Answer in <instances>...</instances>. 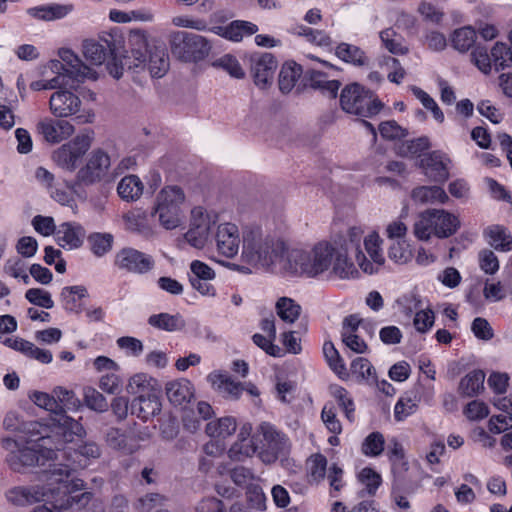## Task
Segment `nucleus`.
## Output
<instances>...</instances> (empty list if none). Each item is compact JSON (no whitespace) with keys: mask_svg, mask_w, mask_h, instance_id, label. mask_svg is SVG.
I'll list each match as a JSON object with an SVG mask.
<instances>
[{"mask_svg":"<svg viewBox=\"0 0 512 512\" xmlns=\"http://www.w3.org/2000/svg\"><path fill=\"white\" fill-rule=\"evenodd\" d=\"M286 272L309 278L326 276L345 280L359 277L356 265L348 257V247L327 241L318 242L309 249H290Z\"/></svg>","mask_w":512,"mask_h":512,"instance_id":"1","label":"nucleus"},{"mask_svg":"<svg viewBox=\"0 0 512 512\" xmlns=\"http://www.w3.org/2000/svg\"><path fill=\"white\" fill-rule=\"evenodd\" d=\"M46 484L20 485L10 488L6 493V500L17 507L31 506L36 503L45 502L51 504L50 509L61 510L77 507L82 509L92 500L91 492H84L80 495H71L75 491L84 488V481L72 479L62 484L49 479L50 469L44 470Z\"/></svg>","mask_w":512,"mask_h":512,"instance_id":"2","label":"nucleus"},{"mask_svg":"<svg viewBox=\"0 0 512 512\" xmlns=\"http://www.w3.org/2000/svg\"><path fill=\"white\" fill-rule=\"evenodd\" d=\"M290 251L282 236L265 233L261 227L247 225L242 228L241 259L244 263L259 268L279 267L286 271V259Z\"/></svg>","mask_w":512,"mask_h":512,"instance_id":"3","label":"nucleus"},{"mask_svg":"<svg viewBox=\"0 0 512 512\" xmlns=\"http://www.w3.org/2000/svg\"><path fill=\"white\" fill-rule=\"evenodd\" d=\"M61 438L53 435L41 436L38 438L18 437L17 439L5 438L2 440V447L8 451L7 464L11 470L18 473H25L34 466H47L59 461V454L63 445L58 450L55 446Z\"/></svg>","mask_w":512,"mask_h":512,"instance_id":"4","label":"nucleus"},{"mask_svg":"<svg viewBox=\"0 0 512 512\" xmlns=\"http://www.w3.org/2000/svg\"><path fill=\"white\" fill-rule=\"evenodd\" d=\"M30 399L35 405L55 414L52 420L51 435L63 439L55 446L58 450L66 442H72L74 437L82 438L86 431L81 423L62 413V406L53 395L46 392L34 391Z\"/></svg>","mask_w":512,"mask_h":512,"instance_id":"5","label":"nucleus"},{"mask_svg":"<svg viewBox=\"0 0 512 512\" xmlns=\"http://www.w3.org/2000/svg\"><path fill=\"white\" fill-rule=\"evenodd\" d=\"M458 215L445 209H427L421 212L414 223V235L417 239L428 241L432 237L446 239L460 229Z\"/></svg>","mask_w":512,"mask_h":512,"instance_id":"6","label":"nucleus"},{"mask_svg":"<svg viewBox=\"0 0 512 512\" xmlns=\"http://www.w3.org/2000/svg\"><path fill=\"white\" fill-rule=\"evenodd\" d=\"M67 443L68 442L64 443L63 448L57 453L59 454V459H66L69 463L57 462L49 465V479L55 480L59 484L70 482L73 479H70V477L74 471L84 469L88 466L90 460L99 458L101 454L100 448L96 443L86 442L80 445L72 455L64 451Z\"/></svg>","mask_w":512,"mask_h":512,"instance_id":"7","label":"nucleus"},{"mask_svg":"<svg viewBox=\"0 0 512 512\" xmlns=\"http://www.w3.org/2000/svg\"><path fill=\"white\" fill-rule=\"evenodd\" d=\"M184 201V192L177 186H166L157 194L153 215L158 217L163 228L173 230L182 225Z\"/></svg>","mask_w":512,"mask_h":512,"instance_id":"8","label":"nucleus"},{"mask_svg":"<svg viewBox=\"0 0 512 512\" xmlns=\"http://www.w3.org/2000/svg\"><path fill=\"white\" fill-rule=\"evenodd\" d=\"M172 54L187 63L204 60L211 52L212 44L206 37L186 31H175L169 38Z\"/></svg>","mask_w":512,"mask_h":512,"instance_id":"9","label":"nucleus"},{"mask_svg":"<svg viewBox=\"0 0 512 512\" xmlns=\"http://www.w3.org/2000/svg\"><path fill=\"white\" fill-rule=\"evenodd\" d=\"M341 108L349 114L373 117L382 109V103L375 95L357 83L347 85L340 95Z\"/></svg>","mask_w":512,"mask_h":512,"instance_id":"10","label":"nucleus"},{"mask_svg":"<svg viewBox=\"0 0 512 512\" xmlns=\"http://www.w3.org/2000/svg\"><path fill=\"white\" fill-rule=\"evenodd\" d=\"M259 434L258 457L265 464H272L279 459L286 458L291 450L289 437L268 422H262L257 427Z\"/></svg>","mask_w":512,"mask_h":512,"instance_id":"11","label":"nucleus"},{"mask_svg":"<svg viewBox=\"0 0 512 512\" xmlns=\"http://www.w3.org/2000/svg\"><path fill=\"white\" fill-rule=\"evenodd\" d=\"M383 239L376 231L369 232L363 238V245L368 257L361 248H357V254L354 256L357 266L368 275L378 273L385 265Z\"/></svg>","mask_w":512,"mask_h":512,"instance_id":"12","label":"nucleus"},{"mask_svg":"<svg viewBox=\"0 0 512 512\" xmlns=\"http://www.w3.org/2000/svg\"><path fill=\"white\" fill-rule=\"evenodd\" d=\"M92 138L89 134H78L69 142L61 145L52 153L53 162L61 169L74 172L78 162L91 147Z\"/></svg>","mask_w":512,"mask_h":512,"instance_id":"13","label":"nucleus"},{"mask_svg":"<svg viewBox=\"0 0 512 512\" xmlns=\"http://www.w3.org/2000/svg\"><path fill=\"white\" fill-rule=\"evenodd\" d=\"M111 160L107 153L102 150L93 151L85 166L80 168L76 175L79 184L91 185L97 182H111L115 176H110L109 168Z\"/></svg>","mask_w":512,"mask_h":512,"instance_id":"14","label":"nucleus"},{"mask_svg":"<svg viewBox=\"0 0 512 512\" xmlns=\"http://www.w3.org/2000/svg\"><path fill=\"white\" fill-rule=\"evenodd\" d=\"M121 39L110 33L102 34L98 39H86L82 43L85 59L94 65H102L109 55H114L121 46Z\"/></svg>","mask_w":512,"mask_h":512,"instance_id":"15","label":"nucleus"},{"mask_svg":"<svg viewBox=\"0 0 512 512\" xmlns=\"http://www.w3.org/2000/svg\"><path fill=\"white\" fill-rule=\"evenodd\" d=\"M252 425L244 423L240 426L236 440L232 443L228 450V457L232 461L242 462L258 455L259 450V434H252Z\"/></svg>","mask_w":512,"mask_h":512,"instance_id":"16","label":"nucleus"},{"mask_svg":"<svg viewBox=\"0 0 512 512\" xmlns=\"http://www.w3.org/2000/svg\"><path fill=\"white\" fill-rule=\"evenodd\" d=\"M114 264L118 269L126 272L146 274L154 268L155 261L149 254L126 247L117 252Z\"/></svg>","mask_w":512,"mask_h":512,"instance_id":"17","label":"nucleus"},{"mask_svg":"<svg viewBox=\"0 0 512 512\" xmlns=\"http://www.w3.org/2000/svg\"><path fill=\"white\" fill-rule=\"evenodd\" d=\"M250 71L257 87L266 89L273 83L278 63L271 53L256 52L249 56Z\"/></svg>","mask_w":512,"mask_h":512,"instance_id":"18","label":"nucleus"},{"mask_svg":"<svg viewBox=\"0 0 512 512\" xmlns=\"http://www.w3.org/2000/svg\"><path fill=\"white\" fill-rule=\"evenodd\" d=\"M63 86L51 94L49 110L56 118H68L76 115L81 108V100L78 95Z\"/></svg>","mask_w":512,"mask_h":512,"instance_id":"19","label":"nucleus"},{"mask_svg":"<svg viewBox=\"0 0 512 512\" xmlns=\"http://www.w3.org/2000/svg\"><path fill=\"white\" fill-rule=\"evenodd\" d=\"M367 324L364 323L357 315H349L343 319L341 327L342 343L352 352L357 354H365L369 347L360 335V328L366 329Z\"/></svg>","mask_w":512,"mask_h":512,"instance_id":"20","label":"nucleus"},{"mask_svg":"<svg viewBox=\"0 0 512 512\" xmlns=\"http://www.w3.org/2000/svg\"><path fill=\"white\" fill-rule=\"evenodd\" d=\"M217 251L227 257L234 258L242 242V234L236 224L226 222L218 225L215 234Z\"/></svg>","mask_w":512,"mask_h":512,"instance_id":"21","label":"nucleus"},{"mask_svg":"<svg viewBox=\"0 0 512 512\" xmlns=\"http://www.w3.org/2000/svg\"><path fill=\"white\" fill-rule=\"evenodd\" d=\"M36 129L43 139L50 144H58L67 140L75 132V127L70 122L50 117L41 119L37 123Z\"/></svg>","mask_w":512,"mask_h":512,"instance_id":"22","label":"nucleus"},{"mask_svg":"<svg viewBox=\"0 0 512 512\" xmlns=\"http://www.w3.org/2000/svg\"><path fill=\"white\" fill-rule=\"evenodd\" d=\"M207 381L224 398L237 400L244 391V385L232 379L226 371L216 370L208 374Z\"/></svg>","mask_w":512,"mask_h":512,"instance_id":"23","label":"nucleus"},{"mask_svg":"<svg viewBox=\"0 0 512 512\" xmlns=\"http://www.w3.org/2000/svg\"><path fill=\"white\" fill-rule=\"evenodd\" d=\"M61 60L66 74V80L75 79L83 81L85 79L96 80L98 74L95 70L85 65L71 50H63L60 53Z\"/></svg>","mask_w":512,"mask_h":512,"instance_id":"24","label":"nucleus"},{"mask_svg":"<svg viewBox=\"0 0 512 512\" xmlns=\"http://www.w3.org/2000/svg\"><path fill=\"white\" fill-rule=\"evenodd\" d=\"M47 71L53 73L54 76L49 79L32 81L30 88L33 91L54 90L69 85V82L66 80V74L64 73L65 66L59 60H50L45 65L41 74L45 76Z\"/></svg>","mask_w":512,"mask_h":512,"instance_id":"25","label":"nucleus"},{"mask_svg":"<svg viewBox=\"0 0 512 512\" xmlns=\"http://www.w3.org/2000/svg\"><path fill=\"white\" fill-rule=\"evenodd\" d=\"M86 232L76 222L61 223L55 232V239L59 246L64 249L73 250L82 246Z\"/></svg>","mask_w":512,"mask_h":512,"instance_id":"26","label":"nucleus"},{"mask_svg":"<svg viewBox=\"0 0 512 512\" xmlns=\"http://www.w3.org/2000/svg\"><path fill=\"white\" fill-rule=\"evenodd\" d=\"M449 157L440 151H433L421 159L425 174L433 181H445L449 176Z\"/></svg>","mask_w":512,"mask_h":512,"instance_id":"27","label":"nucleus"},{"mask_svg":"<svg viewBox=\"0 0 512 512\" xmlns=\"http://www.w3.org/2000/svg\"><path fill=\"white\" fill-rule=\"evenodd\" d=\"M209 31L230 41L240 42L244 37L255 34L258 27L249 21L234 20L225 26H213Z\"/></svg>","mask_w":512,"mask_h":512,"instance_id":"28","label":"nucleus"},{"mask_svg":"<svg viewBox=\"0 0 512 512\" xmlns=\"http://www.w3.org/2000/svg\"><path fill=\"white\" fill-rule=\"evenodd\" d=\"M159 392L147 396L134 397L130 404L131 414L143 421L156 416L161 411Z\"/></svg>","mask_w":512,"mask_h":512,"instance_id":"29","label":"nucleus"},{"mask_svg":"<svg viewBox=\"0 0 512 512\" xmlns=\"http://www.w3.org/2000/svg\"><path fill=\"white\" fill-rule=\"evenodd\" d=\"M126 391L134 397L147 396L159 392L158 382L147 373H136L127 382Z\"/></svg>","mask_w":512,"mask_h":512,"instance_id":"30","label":"nucleus"},{"mask_svg":"<svg viewBox=\"0 0 512 512\" xmlns=\"http://www.w3.org/2000/svg\"><path fill=\"white\" fill-rule=\"evenodd\" d=\"M169 401L174 405H183L193 398V384L185 378L168 382L165 387Z\"/></svg>","mask_w":512,"mask_h":512,"instance_id":"31","label":"nucleus"},{"mask_svg":"<svg viewBox=\"0 0 512 512\" xmlns=\"http://www.w3.org/2000/svg\"><path fill=\"white\" fill-rule=\"evenodd\" d=\"M129 43L132 46L133 61L129 64V68L144 67L147 61L149 51L148 40L145 32L135 30L130 33Z\"/></svg>","mask_w":512,"mask_h":512,"instance_id":"32","label":"nucleus"},{"mask_svg":"<svg viewBox=\"0 0 512 512\" xmlns=\"http://www.w3.org/2000/svg\"><path fill=\"white\" fill-rule=\"evenodd\" d=\"M73 10L72 4H50L29 8L27 12L35 19L53 21L66 17Z\"/></svg>","mask_w":512,"mask_h":512,"instance_id":"33","label":"nucleus"},{"mask_svg":"<svg viewBox=\"0 0 512 512\" xmlns=\"http://www.w3.org/2000/svg\"><path fill=\"white\" fill-rule=\"evenodd\" d=\"M487 243L497 251L508 252L512 250V235L501 225H492L484 230Z\"/></svg>","mask_w":512,"mask_h":512,"instance_id":"34","label":"nucleus"},{"mask_svg":"<svg viewBox=\"0 0 512 512\" xmlns=\"http://www.w3.org/2000/svg\"><path fill=\"white\" fill-rule=\"evenodd\" d=\"M87 296L88 291L82 285L64 287L60 294L64 309L75 314H79L83 310L81 301Z\"/></svg>","mask_w":512,"mask_h":512,"instance_id":"35","label":"nucleus"},{"mask_svg":"<svg viewBox=\"0 0 512 512\" xmlns=\"http://www.w3.org/2000/svg\"><path fill=\"white\" fill-rule=\"evenodd\" d=\"M148 324L156 329L166 332L181 331L185 328L186 322L183 316L179 313H158L149 316Z\"/></svg>","mask_w":512,"mask_h":512,"instance_id":"36","label":"nucleus"},{"mask_svg":"<svg viewBox=\"0 0 512 512\" xmlns=\"http://www.w3.org/2000/svg\"><path fill=\"white\" fill-rule=\"evenodd\" d=\"M107 444L124 454H131L138 449L137 441L132 435H128L118 428H111L106 435Z\"/></svg>","mask_w":512,"mask_h":512,"instance_id":"37","label":"nucleus"},{"mask_svg":"<svg viewBox=\"0 0 512 512\" xmlns=\"http://www.w3.org/2000/svg\"><path fill=\"white\" fill-rule=\"evenodd\" d=\"M237 422L234 417L225 416L207 423L206 434L215 440H224L235 433Z\"/></svg>","mask_w":512,"mask_h":512,"instance_id":"38","label":"nucleus"},{"mask_svg":"<svg viewBox=\"0 0 512 512\" xmlns=\"http://www.w3.org/2000/svg\"><path fill=\"white\" fill-rule=\"evenodd\" d=\"M144 185L136 175L123 177L117 186L119 197L127 202L137 201L143 193Z\"/></svg>","mask_w":512,"mask_h":512,"instance_id":"39","label":"nucleus"},{"mask_svg":"<svg viewBox=\"0 0 512 512\" xmlns=\"http://www.w3.org/2000/svg\"><path fill=\"white\" fill-rule=\"evenodd\" d=\"M412 199L422 204H445L449 201V196L445 190L439 186H421L412 191Z\"/></svg>","mask_w":512,"mask_h":512,"instance_id":"40","label":"nucleus"},{"mask_svg":"<svg viewBox=\"0 0 512 512\" xmlns=\"http://www.w3.org/2000/svg\"><path fill=\"white\" fill-rule=\"evenodd\" d=\"M302 74V68L294 61L285 62L279 73V89L282 93H289L296 85Z\"/></svg>","mask_w":512,"mask_h":512,"instance_id":"41","label":"nucleus"},{"mask_svg":"<svg viewBox=\"0 0 512 512\" xmlns=\"http://www.w3.org/2000/svg\"><path fill=\"white\" fill-rule=\"evenodd\" d=\"M485 373L473 370L465 375L459 383V392L466 397L478 395L484 389Z\"/></svg>","mask_w":512,"mask_h":512,"instance_id":"42","label":"nucleus"},{"mask_svg":"<svg viewBox=\"0 0 512 512\" xmlns=\"http://www.w3.org/2000/svg\"><path fill=\"white\" fill-rule=\"evenodd\" d=\"M275 310L282 321L293 324L300 317L302 308L294 299L289 297H280L276 301Z\"/></svg>","mask_w":512,"mask_h":512,"instance_id":"43","label":"nucleus"},{"mask_svg":"<svg viewBox=\"0 0 512 512\" xmlns=\"http://www.w3.org/2000/svg\"><path fill=\"white\" fill-rule=\"evenodd\" d=\"M323 355L332 371L341 379L348 377L345 363L331 340H326L322 347Z\"/></svg>","mask_w":512,"mask_h":512,"instance_id":"44","label":"nucleus"},{"mask_svg":"<svg viewBox=\"0 0 512 512\" xmlns=\"http://www.w3.org/2000/svg\"><path fill=\"white\" fill-rule=\"evenodd\" d=\"M148 66L150 74L153 77H162L168 70V56L163 48H155L149 51L147 61L144 66Z\"/></svg>","mask_w":512,"mask_h":512,"instance_id":"45","label":"nucleus"},{"mask_svg":"<svg viewBox=\"0 0 512 512\" xmlns=\"http://www.w3.org/2000/svg\"><path fill=\"white\" fill-rule=\"evenodd\" d=\"M476 40V32L471 26H464L455 29L450 36V42L454 49L459 52L468 51Z\"/></svg>","mask_w":512,"mask_h":512,"instance_id":"46","label":"nucleus"},{"mask_svg":"<svg viewBox=\"0 0 512 512\" xmlns=\"http://www.w3.org/2000/svg\"><path fill=\"white\" fill-rule=\"evenodd\" d=\"M122 219L124 221L125 228L129 231L148 233L150 227L148 225V218L145 211L140 209H134L123 214Z\"/></svg>","mask_w":512,"mask_h":512,"instance_id":"47","label":"nucleus"},{"mask_svg":"<svg viewBox=\"0 0 512 512\" xmlns=\"http://www.w3.org/2000/svg\"><path fill=\"white\" fill-rule=\"evenodd\" d=\"M419 397L416 394H405L394 407V417L397 421H403L414 414L418 408Z\"/></svg>","mask_w":512,"mask_h":512,"instance_id":"48","label":"nucleus"},{"mask_svg":"<svg viewBox=\"0 0 512 512\" xmlns=\"http://www.w3.org/2000/svg\"><path fill=\"white\" fill-rule=\"evenodd\" d=\"M336 55L341 60L354 65L362 66L366 63L365 53L357 46L341 43L336 48Z\"/></svg>","mask_w":512,"mask_h":512,"instance_id":"49","label":"nucleus"},{"mask_svg":"<svg viewBox=\"0 0 512 512\" xmlns=\"http://www.w3.org/2000/svg\"><path fill=\"white\" fill-rule=\"evenodd\" d=\"M493 67L496 71L512 66V51L503 42H496L491 49Z\"/></svg>","mask_w":512,"mask_h":512,"instance_id":"50","label":"nucleus"},{"mask_svg":"<svg viewBox=\"0 0 512 512\" xmlns=\"http://www.w3.org/2000/svg\"><path fill=\"white\" fill-rule=\"evenodd\" d=\"M381 41L384 47L392 54L404 55L408 48L404 45V39L393 29H385L380 33Z\"/></svg>","mask_w":512,"mask_h":512,"instance_id":"51","label":"nucleus"},{"mask_svg":"<svg viewBox=\"0 0 512 512\" xmlns=\"http://www.w3.org/2000/svg\"><path fill=\"white\" fill-rule=\"evenodd\" d=\"M213 66L224 70L231 77L236 79H243L246 75L238 59L231 54L221 56L213 63Z\"/></svg>","mask_w":512,"mask_h":512,"instance_id":"52","label":"nucleus"},{"mask_svg":"<svg viewBox=\"0 0 512 512\" xmlns=\"http://www.w3.org/2000/svg\"><path fill=\"white\" fill-rule=\"evenodd\" d=\"M293 34L304 37L308 42L319 46L330 44V37L321 30L313 29L305 25H297L292 29Z\"/></svg>","mask_w":512,"mask_h":512,"instance_id":"53","label":"nucleus"},{"mask_svg":"<svg viewBox=\"0 0 512 512\" xmlns=\"http://www.w3.org/2000/svg\"><path fill=\"white\" fill-rule=\"evenodd\" d=\"M384 446V436L380 432H372L364 439L361 451L365 456L378 457L382 454Z\"/></svg>","mask_w":512,"mask_h":512,"instance_id":"54","label":"nucleus"},{"mask_svg":"<svg viewBox=\"0 0 512 512\" xmlns=\"http://www.w3.org/2000/svg\"><path fill=\"white\" fill-rule=\"evenodd\" d=\"M388 257L394 263L404 265L412 259L413 254L405 241L397 240L389 246Z\"/></svg>","mask_w":512,"mask_h":512,"instance_id":"55","label":"nucleus"},{"mask_svg":"<svg viewBox=\"0 0 512 512\" xmlns=\"http://www.w3.org/2000/svg\"><path fill=\"white\" fill-rule=\"evenodd\" d=\"M91 251L101 257L112 249L113 236L110 233H93L88 237Z\"/></svg>","mask_w":512,"mask_h":512,"instance_id":"56","label":"nucleus"},{"mask_svg":"<svg viewBox=\"0 0 512 512\" xmlns=\"http://www.w3.org/2000/svg\"><path fill=\"white\" fill-rule=\"evenodd\" d=\"M187 242L198 249L203 248L209 239V224L203 222L191 229L185 235Z\"/></svg>","mask_w":512,"mask_h":512,"instance_id":"57","label":"nucleus"},{"mask_svg":"<svg viewBox=\"0 0 512 512\" xmlns=\"http://www.w3.org/2000/svg\"><path fill=\"white\" fill-rule=\"evenodd\" d=\"M429 146V139L427 137H420L403 142L398 146V153L404 157H414L427 150Z\"/></svg>","mask_w":512,"mask_h":512,"instance_id":"58","label":"nucleus"},{"mask_svg":"<svg viewBox=\"0 0 512 512\" xmlns=\"http://www.w3.org/2000/svg\"><path fill=\"white\" fill-rule=\"evenodd\" d=\"M351 373L361 380H374L375 369L370 361L363 357H357L351 362Z\"/></svg>","mask_w":512,"mask_h":512,"instance_id":"59","label":"nucleus"},{"mask_svg":"<svg viewBox=\"0 0 512 512\" xmlns=\"http://www.w3.org/2000/svg\"><path fill=\"white\" fill-rule=\"evenodd\" d=\"M309 476L315 482L324 479L326 475L327 459L322 454H313L307 460Z\"/></svg>","mask_w":512,"mask_h":512,"instance_id":"60","label":"nucleus"},{"mask_svg":"<svg viewBox=\"0 0 512 512\" xmlns=\"http://www.w3.org/2000/svg\"><path fill=\"white\" fill-rule=\"evenodd\" d=\"M25 298L31 304L44 309H52L54 301L51 293L41 288H30L25 292Z\"/></svg>","mask_w":512,"mask_h":512,"instance_id":"61","label":"nucleus"},{"mask_svg":"<svg viewBox=\"0 0 512 512\" xmlns=\"http://www.w3.org/2000/svg\"><path fill=\"white\" fill-rule=\"evenodd\" d=\"M399 310L406 316L416 313L423 307V301L419 295L414 292L406 293L396 301Z\"/></svg>","mask_w":512,"mask_h":512,"instance_id":"62","label":"nucleus"},{"mask_svg":"<svg viewBox=\"0 0 512 512\" xmlns=\"http://www.w3.org/2000/svg\"><path fill=\"white\" fill-rule=\"evenodd\" d=\"M358 480L365 486L370 495L375 494L382 483L381 475L370 467H365L359 472Z\"/></svg>","mask_w":512,"mask_h":512,"instance_id":"63","label":"nucleus"},{"mask_svg":"<svg viewBox=\"0 0 512 512\" xmlns=\"http://www.w3.org/2000/svg\"><path fill=\"white\" fill-rule=\"evenodd\" d=\"M471 61L483 74L487 75L492 71L491 53L485 47H476L471 53Z\"/></svg>","mask_w":512,"mask_h":512,"instance_id":"64","label":"nucleus"}]
</instances>
